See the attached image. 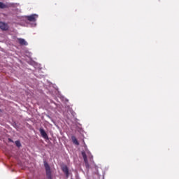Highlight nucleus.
Wrapping results in <instances>:
<instances>
[{"mask_svg":"<svg viewBox=\"0 0 179 179\" xmlns=\"http://www.w3.org/2000/svg\"><path fill=\"white\" fill-rule=\"evenodd\" d=\"M27 19L28 22H29L31 24V27H36L37 26V19H38V15L37 14H31V15L27 16Z\"/></svg>","mask_w":179,"mask_h":179,"instance_id":"nucleus-1","label":"nucleus"},{"mask_svg":"<svg viewBox=\"0 0 179 179\" xmlns=\"http://www.w3.org/2000/svg\"><path fill=\"white\" fill-rule=\"evenodd\" d=\"M43 163L46 171L47 178L52 179V177L51 176V168L50 167V165H48V163H47L45 161H44Z\"/></svg>","mask_w":179,"mask_h":179,"instance_id":"nucleus-2","label":"nucleus"},{"mask_svg":"<svg viewBox=\"0 0 179 179\" xmlns=\"http://www.w3.org/2000/svg\"><path fill=\"white\" fill-rule=\"evenodd\" d=\"M82 156L83 157L86 169H89V161H87V155L85 151L82 152Z\"/></svg>","mask_w":179,"mask_h":179,"instance_id":"nucleus-3","label":"nucleus"},{"mask_svg":"<svg viewBox=\"0 0 179 179\" xmlns=\"http://www.w3.org/2000/svg\"><path fill=\"white\" fill-rule=\"evenodd\" d=\"M12 5H13V3H5L0 2V9H6V8L12 6Z\"/></svg>","mask_w":179,"mask_h":179,"instance_id":"nucleus-4","label":"nucleus"},{"mask_svg":"<svg viewBox=\"0 0 179 179\" xmlns=\"http://www.w3.org/2000/svg\"><path fill=\"white\" fill-rule=\"evenodd\" d=\"M0 29L1 30L6 31L8 29H9V27L8 26V24L0 22Z\"/></svg>","mask_w":179,"mask_h":179,"instance_id":"nucleus-5","label":"nucleus"},{"mask_svg":"<svg viewBox=\"0 0 179 179\" xmlns=\"http://www.w3.org/2000/svg\"><path fill=\"white\" fill-rule=\"evenodd\" d=\"M39 131L41 136H43L44 139H48V135H47V133L45 132V131H44V129L41 128Z\"/></svg>","mask_w":179,"mask_h":179,"instance_id":"nucleus-6","label":"nucleus"},{"mask_svg":"<svg viewBox=\"0 0 179 179\" xmlns=\"http://www.w3.org/2000/svg\"><path fill=\"white\" fill-rule=\"evenodd\" d=\"M62 169L63 173L66 174V177L68 178V177H69V170L68 169V166H64Z\"/></svg>","mask_w":179,"mask_h":179,"instance_id":"nucleus-7","label":"nucleus"},{"mask_svg":"<svg viewBox=\"0 0 179 179\" xmlns=\"http://www.w3.org/2000/svg\"><path fill=\"white\" fill-rule=\"evenodd\" d=\"M19 44L21 45H27L28 43L24 38H17Z\"/></svg>","mask_w":179,"mask_h":179,"instance_id":"nucleus-8","label":"nucleus"},{"mask_svg":"<svg viewBox=\"0 0 179 179\" xmlns=\"http://www.w3.org/2000/svg\"><path fill=\"white\" fill-rule=\"evenodd\" d=\"M71 140L73 143H74V145H77V146L79 145V142L78 141V139H76V137L73 136L71 137Z\"/></svg>","mask_w":179,"mask_h":179,"instance_id":"nucleus-9","label":"nucleus"},{"mask_svg":"<svg viewBox=\"0 0 179 179\" xmlns=\"http://www.w3.org/2000/svg\"><path fill=\"white\" fill-rule=\"evenodd\" d=\"M86 152H87V155L88 157H90V159H92L93 155H92V153H90V151L87 150Z\"/></svg>","mask_w":179,"mask_h":179,"instance_id":"nucleus-10","label":"nucleus"},{"mask_svg":"<svg viewBox=\"0 0 179 179\" xmlns=\"http://www.w3.org/2000/svg\"><path fill=\"white\" fill-rule=\"evenodd\" d=\"M15 145L17 148H20V146H22V144H20V141H15Z\"/></svg>","mask_w":179,"mask_h":179,"instance_id":"nucleus-11","label":"nucleus"},{"mask_svg":"<svg viewBox=\"0 0 179 179\" xmlns=\"http://www.w3.org/2000/svg\"><path fill=\"white\" fill-rule=\"evenodd\" d=\"M0 112H1V109H0Z\"/></svg>","mask_w":179,"mask_h":179,"instance_id":"nucleus-12","label":"nucleus"}]
</instances>
